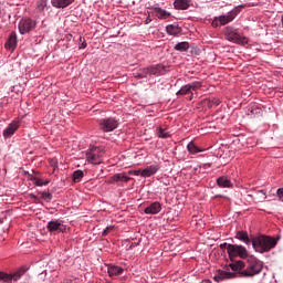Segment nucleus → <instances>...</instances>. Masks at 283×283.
<instances>
[{"mask_svg": "<svg viewBox=\"0 0 283 283\" xmlns=\"http://www.w3.org/2000/svg\"><path fill=\"white\" fill-rule=\"evenodd\" d=\"M252 247L256 253H269L277 247V239L269 235H259L252 240Z\"/></svg>", "mask_w": 283, "mask_h": 283, "instance_id": "1", "label": "nucleus"}, {"mask_svg": "<svg viewBox=\"0 0 283 283\" xmlns=\"http://www.w3.org/2000/svg\"><path fill=\"white\" fill-rule=\"evenodd\" d=\"M262 269H264V262L260 261V259L255 256H249L245 269L241 270L239 275L241 277H255V275H260V273H262Z\"/></svg>", "mask_w": 283, "mask_h": 283, "instance_id": "2", "label": "nucleus"}, {"mask_svg": "<svg viewBox=\"0 0 283 283\" xmlns=\"http://www.w3.org/2000/svg\"><path fill=\"white\" fill-rule=\"evenodd\" d=\"M103 156H105V148L98 146H92L86 151V160L91 165H101L103 163Z\"/></svg>", "mask_w": 283, "mask_h": 283, "instance_id": "3", "label": "nucleus"}, {"mask_svg": "<svg viewBox=\"0 0 283 283\" xmlns=\"http://www.w3.org/2000/svg\"><path fill=\"white\" fill-rule=\"evenodd\" d=\"M28 269L20 268L15 272L12 273H6L0 271V283H17L23 275H25V272Z\"/></svg>", "mask_w": 283, "mask_h": 283, "instance_id": "4", "label": "nucleus"}, {"mask_svg": "<svg viewBox=\"0 0 283 283\" xmlns=\"http://www.w3.org/2000/svg\"><path fill=\"white\" fill-rule=\"evenodd\" d=\"M224 35L227 41H230L231 43H237L238 45H244V43H247V38L240 35L238 30L231 27L226 28Z\"/></svg>", "mask_w": 283, "mask_h": 283, "instance_id": "5", "label": "nucleus"}, {"mask_svg": "<svg viewBox=\"0 0 283 283\" xmlns=\"http://www.w3.org/2000/svg\"><path fill=\"white\" fill-rule=\"evenodd\" d=\"M34 28H36V21L28 17L22 18L18 23V30L20 34H30Z\"/></svg>", "mask_w": 283, "mask_h": 283, "instance_id": "6", "label": "nucleus"}, {"mask_svg": "<svg viewBox=\"0 0 283 283\" xmlns=\"http://www.w3.org/2000/svg\"><path fill=\"white\" fill-rule=\"evenodd\" d=\"M228 255L229 258H249V251L243 245L229 244L228 245Z\"/></svg>", "mask_w": 283, "mask_h": 283, "instance_id": "7", "label": "nucleus"}, {"mask_svg": "<svg viewBox=\"0 0 283 283\" xmlns=\"http://www.w3.org/2000/svg\"><path fill=\"white\" fill-rule=\"evenodd\" d=\"M46 229L50 231V233L56 235V233H66L67 226L63 224V221L59 219H52L48 222Z\"/></svg>", "mask_w": 283, "mask_h": 283, "instance_id": "8", "label": "nucleus"}, {"mask_svg": "<svg viewBox=\"0 0 283 283\" xmlns=\"http://www.w3.org/2000/svg\"><path fill=\"white\" fill-rule=\"evenodd\" d=\"M242 8H244V4L234 7L230 12L224 15H219L220 25H227V23H231V21H233L235 17H238L239 13L242 12Z\"/></svg>", "mask_w": 283, "mask_h": 283, "instance_id": "9", "label": "nucleus"}, {"mask_svg": "<svg viewBox=\"0 0 283 283\" xmlns=\"http://www.w3.org/2000/svg\"><path fill=\"white\" fill-rule=\"evenodd\" d=\"M99 129L104 133L114 132L118 129V119L114 117H107L99 120Z\"/></svg>", "mask_w": 283, "mask_h": 283, "instance_id": "10", "label": "nucleus"}, {"mask_svg": "<svg viewBox=\"0 0 283 283\" xmlns=\"http://www.w3.org/2000/svg\"><path fill=\"white\" fill-rule=\"evenodd\" d=\"M17 129H19V120L11 122L2 132L3 138H12L17 133Z\"/></svg>", "mask_w": 283, "mask_h": 283, "instance_id": "11", "label": "nucleus"}, {"mask_svg": "<svg viewBox=\"0 0 283 283\" xmlns=\"http://www.w3.org/2000/svg\"><path fill=\"white\" fill-rule=\"evenodd\" d=\"M233 277H235V273L218 270L213 276V280L214 282H224V280H233Z\"/></svg>", "mask_w": 283, "mask_h": 283, "instance_id": "12", "label": "nucleus"}, {"mask_svg": "<svg viewBox=\"0 0 283 283\" xmlns=\"http://www.w3.org/2000/svg\"><path fill=\"white\" fill-rule=\"evenodd\" d=\"M159 170L160 166L158 164L147 166L145 169L142 170V178H151V176H156Z\"/></svg>", "mask_w": 283, "mask_h": 283, "instance_id": "13", "label": "nucleus"}, {"mask_svg": "<svg viewBox=\"0 0 283 283\" xmlns=\"http://www.w3.org/2000/svg\"><path fill=\"white\" fill-rule=\"evenodd\" d=\"M159 211H163V206L160 202L155 201L145 208L144 213H146V216H157Z\"/></svg>", "mask_w": 283, "mask_h": 283, "instance_id": "14", "label": "nucleus"}, {"mask_svg": "<svg viewBox=\"0 0 283 283\" xmlns=\"http://www.w3.org/2000/svg\"><path fill=\"white\" fill-rule=\"evenodd\" d=\"M217 185L220 189H233V182L231 181V177L221 176L217 179Z\"/></svg>", "mask_w": 283, "mask_h": 283, "instance_id": "15", "label": "nucleus"}, {"mask_svg": "<svg viewBox=\"0 0 283 283\" xmlns=\"http://www.w3.org/2000/svg\"><path fill=\"white\" fill-rule=\"evenodd\" d=\"M17 43H18L17 32L12 31L9 35L7 43L4 44V48L13 52V50L17 49Z\"/></svg>", "mask_w": 283, "mask_h": 283, "instance_id": "16", "label": "nucleus"}, {"mask_svg": "<svg viewBox=\"0 0 283 283\" xmlns=\"http://www.w3.org/2000/svg\"><path fill=\"white\" fill-rule=\"evenodd\" d=\"M132 178L125 174H115L109 178L108 182L114 185V182H128Z\"/></svg>", "mask_w": 283, "mask_h": 283, "instance_id": "17", "label": "nucleus"}, {"mask_svg": "<svg viewBox=\"0 0 283 283\" xmlns=\"http://www.w3.org/2000/svg\"><path fill=\"white\" fill-rule=\"evenodd\" d=\"M235 239L244 242L248 247L253 244V241L249 238V233L247 231H237Z\"/></svg>", "mask_w": 283, "mask_h": 283, "instance_id": "18", "label": "nucleus"}, {"mask_svg": "<svg viewBox=\"0 0 283 283\" xmlns=\"http://www.w3.org/2000/svg\"><path fill=\"white\" fill-rule=\"evenodd\" d=\"M74 0H51V6L57 9H65L72 6Z\"/></svg>", "mask_w": 283, "mask_h": 283, "instance_id": "19", "label": "nucleus"}, {"mask_svg": "<svg viewBox=\"0 0 283 283\" xmlns=\"http://www.w3.org/2000/svg\"><path fill=\"white\" fill-rule=\"evenodd\" d=\"M166 32L170 36H178V34H180V32H182V29L178 24H168L166 27Z\"/></svg>", "mask_w": 283, "mask_h": 283, "instance_id": "20", "label": "nucleus"}, {"mask_svg": "<svg viewBox=\"0 0 283 283\" xmlns=\"http://www.w3.org/2000/svg\"><path fill=\"white\" fill-rule=\"evenodd\" d=\"M174 6L176 10H189L191 0H175Z\"/></svg>", "mask_w": 283, "mask_h": 283, "instance_id": "21", "label": "nucleus"}, {"mask_svg": "<svg viewBox=\"0 0 283 283\" xmlns=\"http://www.w3.org/2000/svg\"><path fill=\"white\" fill-rule=\"evenodd\" d=\"M153 10H154L156 17L159 19H169V17H171V13L169 11L164 10L160 7H155V8H153Z\"/></svg>", "mask_w": 283, "mask_h": 283, "instance_id": "22", "label": "nucleus"}, {"mask_svg": "<svg viewBox=\"0 0 283 283\" xmlns=\"http://www.w3.org/2000/svg\"><path fill=\"white\" fill-rule=\"evenodd\" d=\"M107 271H108V275L111 277H114V275H123L124 270L118 265H108Z\"/></svg>", "mask_w": 283, "mask_h": 283, "instance_id": "23", "label": "nucleus"}, {"mask_svg": "<svg viewBox=\"0 0 283 283\" xmlns=\"http://www.w3.org/2000/svg\"><path fill=\"white\" fill-rule=\"evenodd\" d=\"M163 71V66L160 64L147 67L146 72H149L153 76H160V72Z\"/></svg>", "mask_w": 283, "mask_h": 283, "instance_id": "24", "label": "nucleus"}, {"mask_svg": "<svg viewBox=\"0 0 283 283\" xmlns=\"http://www.w3.org/2000/svg\"><path fill=\"white\" fill-rule=\"evenodd\" d=\"M174 50H176V52H188L189 51V42H178L174 46Z\"/></svg>", "mask_w": 283, "mask_h": 283, "instance_id": "25", "label": "nucleus"}, {"mask_svg": "<svg viewBox=\"0 0 283 283\" xmlns=\"http://www.w3.org/2000/svg\"><path fill=\"white\" fill-rule=\"evenodd\" d=\"M187 94H191V86L189 84L181 86L176 93L177 96H187Z\"/></svg>", "mask_w": 283, "mask_h": 283, "instance_id": "26", "label": "nucleus"}, {"mask_svg": "<svg viewBox=\"0 0 283 283\" xmlns=\"http://www.w3.org/2000/svg\"><path fill=\"white\" fill-rule=\"evenodd\" d=\"M187 150L189 151V154H200V151H202V149H200L198 146H196V144L193 142H190L187 145Z\"/></svg>", "mask_w": 283, "mask_h": 283, "instance_id": "27", "label": "nucleus"}, {"mask_svg": "<svg viewBox=\"0 0 283 283\" xmlns=\"http://www.w3.org/2000/svg\"><path fill=\"white\" fill-rule=\"evenodd\" d=\"M85 177V172L81 169H77L73 172V182H81Z\"/></svg>", "mask_w": 283, "mask_h": 283, "instance_id": "28", "label": "nucleus"}, {"mask_svg": "<svg viewBox=\"0 0 283 283\" xmlns=\"http://www.w3.org/2000/svg\"><path fill=\"white\" fill-rule=\"evenodd\" d=\"M157 136L158 138H170L171 133L163 129V127L157 128Z\"/></svg>", "mask_w": 283, "mask_h": 283, "instance_id": "29", "label": "nucleus"}, {"mask_svg": "<svg viewBox=\"0 0 283 283\" xmlns=\"http://www.w3.org/2000/svg\"><path fill=\"white\" fill-rule=\"evenodd\" d=\"M229 266L232 271H242V269L244 268V262L237 261L235 263H230Z\"/></svg>", "mask_w": 283, "mask_h": 283, "instance_id": "30", "label": "nucleus"}, {"mask_svg": "<svg viewBox=\"0 0 283 283\" xmlns=\"http://www.w3.org/2000/svg\"><path fill=\"white\" fill-rule=\"evenodd\" d=\"M46 8H48V0H39L36 2V10L39 12H44Z\"/></svg>", "mask_w": 283, "mask_h": 283, "instance_id": "31", "label": "nucleus"}, {"mask_svg": "<svg viewBox=\"0 0 283 283\" xmlns=\"http://www.w3.org/2000/svg\"><path fill=\"white\" fill-rule=\"evenodd\" d=\"M188 85L190 86V92H198V90H200V87H202V82L195 81L192 83H189Z\"/></svg>", "mask_w": 283, "mask_h": 283, "instance_id": "32", "label": "nucleus"}, {"mask_svg": "<svg viewBox=\"0 0 283 283\" xmlns=\"http://www.w3.org/2000/svg\"><path fill=\"white\" fill-rule=\"evenodd\" d=\"M34 185L35 187H46V185H50V180L43 181V179L35 178Z\"/></svg>", "mask_w": 283, "mask_h": 283, "instance_id": "33", "label": "nucleus"}, {"mask_svg": "<svg viewBox=\"0 0 283 283\" xmlns=\"http://www.w3.org/2000/svg\"><path fill=\"white\" fill-rule=\"evenodd\" d=\"M202 107H205L206 109H211V107H213L212 103H211V98H206L201 102Z\"/></svg>", "mask_w": 283, "mask_h": 283, "instance_id": "34", "label": "nucleus"}, {"mask_svg": "<svg viewBox=\"0 0 283 283\" xmlns=\"http://www.w3.org/2000/svg\"><path fill=\"white\" fill-rule=\"evenodd\" d=\"M258 196L259 202H264V200H266V192L264 190H259Z\"/></svg>", "mask_w": 283, "mask_h": 283, "instance_id": "35", "label": "nucleus"}, {"mask_svg": "<svg viewBox=\"0 0 283 283\" xmlns=\"http://www.w3.org/2000/svg\"><path fill=\"white\" fill-rule=\"evenodd\" d=\"M243 191H244L243 193H247L245 195L247 202H249L251 205V202L255 201V199L253 198V195H249V190L248 189H244Z\"/></svg>", "mask_w": 283, "mask_h": 283, "instance_id": "36", "label": "nucleus"}, {"mask_svg": "<svg viewBox=\"0 0 283 283\" xmlns=\"http://www.w3.org/2000/svg\"><path fill=\"white\" fill-rule=\"evenodd\" d=\"M211 25H212V28H220V25H222V24H220V18L214 17L212 22H211Z\"/></svg>", "mask_w": 283, "mask_h": 283, "instance_id": "37", "label": "nucleus"}, {"mask_svg": "<svg viewBox=\"0 0 283 283\" xmlns=\"http://www.w3.org/2000/svg\"><path fill=\"white\" fill-rule=\"evenodd\" d=\"M42 198H43L44 200L50 201V200H52V193H50V192H48V191H43V192H42Z\"/></svg>", "mask_w": 283, "mask_h": 283, "instance_id": "38", "label": "nucleus"}, {"mask_svg": "<svg viewBox=\"0 0 283 283\" xmlns=\"http://www.w3.org/2000/svg\"><path fill=\"white\" fill-rule=\"evenodd\" d=\"M149 74V71L146 69H143L142 73L138 74V78H146V76Z\"/></svg>", "mask_w": 283, "mask_h": 283, "instance_id": "39", "label": "nucleus"}, {"mask_svg": "<svg viewBox=\"0 0 283 283\" xmlns=\"http://www.w3.org/2000/svg\"><path fill=\"white\" fill-rule=\"evenodd\" d=\"M210 101L212 103V107H218V105H220V101L217 97H211Z\"/></svg>", "mask_w": 283, "mask_h": 283, "instance_id": "40", "label": "nucleus"}, {"mask_svg": "<svg viewBox=\"0 0 283 283\" xmlns=\"http://www.w3.org/2000/svg\"><path fill=\"white\" fill-rule=\"evenodd\" d=\"M128 174H133V176H143V169L129 170Z\"/></svg>", "mask_w": 283, "mask_h": 283, "instance_id": "41", "label": "nucleus"}, {"mask_svg": "<svg viewBox=\"0 0 283 283\" xmlns=\"http://www.w3.org/2000/svg\"><path fill=\"white\" fill-rule=\"evenodd\" d=\"M111 231H114V226H108L106 229L103 231V235H107Z\"/></svg>", "mask_w": 283, "mask_h": 283, "instance_id": "42", "label": "nucleus"}, {"mask_svg": "<svg viewBox=\"0 0 283 283\" xmlns=\"http://www.w3.org/2000/svg\"><path fill=\"white\" fill-rule=\"evenodd\" d=\"M276 193L280 200L283 202V188L277 189Z\"/></svg>", "mask_w": 283, "mask_h": 283, "instance_id": "43", "label": "nucleus"}, {"mask_svg": "<svg viewBox=\"0 0 283 283\" xmlns=\"http://www.w3.org/2000/svg\"><path fill=\"white\" fill-rule=\"evenodd\" d=\"M229 244L230 243H221L220 249H227V251L229 252Z\"/></svg>", "mask_w": 283, "mask_h": 283, "instance_id": "44", "label": "nucleus"}, {"mask_svg": "<svg viewBox=\"0 0 283 283\" xmlns=\"http://www.w3.org/2000/svg\"><path fill=\"white\" fill-rule=\"evenodd\" d=\"M87 48V43L84 41L81 45H80V50H85Z\"/></svg>", "mask_w": 283, "mask_h": 283, "instance_id": "45", "label": "nucleus"}, {"mask_svg": "<svg viewBox=\"0 0 283 283\" xmlns=\"http://www.w3.org/2000/svg\"><path fill=\"white\" fill-rule=\"evenodd\" d=\"M149 23H151V18H147L146 20H145V24L147 25V24H149Z\"/></svg>", "mask_w": 283, "mask_h": 283, "instance_id": "46", "label": "nucleus"}, {"mask_svg": "<svg viewBox=\"0 0 283 283\" xmlns=\"http://www.w3.org/2000/svg\"><path fill=\"white\" fill-rule=\"evenodd\" d=\"M189 101H193V93L189 96Z\"/></svg>", "mask_w": 283, "mask_h": 283, "instance_id": "47", "label": "nucleus"}, {"mask_svg": "<svg viewBox=\"0 0 283 283\" xmlns=\"http://www.w3.org/2000/svg\"><path fill=\"white\" fill-rule=\"evenodd\" d=\"M281 23H282V27H283V14H282V17H281Z\"/></svg>", "mask_w": 283, "mask_h": 283, "instance_id": "48", "label": "nucleus"}, {"mask_svg": "<svg viewBox=\"0 0 283 283\" xmlns=\"http://www.w3.org/2000/svg\"><path fill=\"white\" fill-rule=\"evenodd\" d=\"M31 198H36V196H34L33 193H31Z\"/></svg>", "mask_w": 283, "mask_h": 283, "instance_id": "49", "label": "nucleus"}, {"mask_svg": "<svg viewBox=\"0 0 283 283\" xmlns=\"http://www.w3.org/2000/svg\"><path fill=\"white\" fill-rule=\"evenodd\" d=\"M0 224H3V221L0 220Z\"/></svg>", "mask_w": 283, "mask_h": 283, "instance_id": "50", "label": "nucleus"}]
</instances>
